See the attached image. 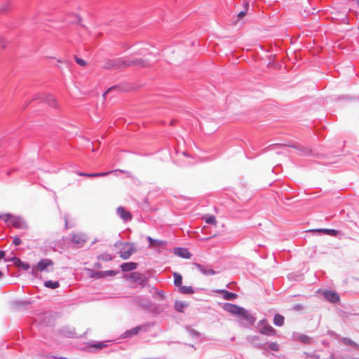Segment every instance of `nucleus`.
Listing matches in <instances>:
<instances>
[{"label": "nucleus", "mask_w": 359, "mask_h": 359, "mask_svg": "<svg viewBox=\"0 0 359 359\" xmlns=\"http://www.w3.org/2000/svg\"><path fill=\"white\" fill-rule=\"evenodd\" d=\"M21 240L20 238L18 237H15L14 239H13V244L15 245V246H18L19 245L21 244Z\"/></svg>", "instance_id": "35"}, {"label": "nucleus", "mask_w": 359, "mask_h": 359, "mask_svg": "<svg viewBox=\"0 0 359 359\" xmlns=\"http://www.w3.org/2000/svg\"><path fill=\"white\" fill-rule=\"evenodd\" d=\"M6 47L4 39L3 37H0V48H4Z\"/></svg>", "instance_id": "37"}, {"label": "nucleus", "mask_w": 359, "mask_h": 359, "mask_svg": "<svg viewBox=\"0 0 359 359\" xmlns=\"http://www.w3.org/2000/svg\"><path fill=\"white\" fill-rule=\"evenodd\" d=\"M73 334H74V333H72V332H71V333L69 334V335H68V337H73Z\"/></svg>", "instance_id": "46"}, {"label": "nucleus", "mask_w": 359, "mask_h": 359, "mask_svg": "<svg viewBox=\"0 0 359 359\" xmlns=\"http://www.w3.org/2000/svg\"><path fill=\"white\" fill-rule=\"evenodd\" d=\"M180 292L182 294H192L194 293V290L192 288V287L191 286H180Z\"/></svg>", "instance_id": "23"}, {"label": "nucleus", "mask_w": 359, "mask_h": 359, "mask_svg": "<svg viewBox=\"0 0 359 359\" xmlns=\"http://www.w3.org/2000/svg\"><path fill=\"white\" fill-rule=\"evenodd\" d=\"M103 274H104V272H97L96 273H95L93 275V277H96V278H101L103 276Z\"/></svg>", "instance_id": "40"}, {"label": "nucleus", "mask_w": 359, "mask_h": 359, "mask_svg": "<svg viewBox=\"0 0 359 359\" xmlns=\"http://www.w3.org/2000/svg\"><path fill=\"white\" fill-rule=\"evenodd\" d=\"M114 88H109V90H107V91L104 94V96L106 94H107V93H109V92H111V90H113Z\"/></svg>", "instance_id": "44"}, {"label": "nucleus", "mask_w": 359, "mask_h": 359, "mask_svg": "<svg viewBox=\"0 0 359 359\" xmlns=\"http://www.w3.org/2000/svg\"><path fill=\"white\" fill-rule=\"evenodd\" d=\"M111 172H97L95 173V177H103L107 175Z\"/></svg>", "instance_id": "36"}, {"label": "nucleus", "mask_w": 359, "mask_h": 359, "mask_svg": "<svg viewBox=\"0 0 359 359\" xmlns=\"http://www.w3.org/2000/svg\"><path fill=\"white\" fill-rule=\"evenodd\" d=\"M75 60H76V63L81 66H85L86 65V61L83 60V59L76 57Z\"/></svg>", "instance_id": "33"}, {"label": "nucleus", "mask_w": 359, "mask_h": 359, "mask_svg": "<svg viewBox=\"0 0 359 359\" xmlns=\"http://www.w3.org/2000/svg\"><path fill=\"white\" fill-rule=\"evenodd\" d=\"M284 317L280 314H276L273 318V323L276 326H283L284 324Z\"/></svg>", "instance_id": "17"}, {"label": "nucleus", "mask_w": 359, "mask_h": 359, "mask_svg": "<svg viewBox=\"0 0 359 359\" xmlns=\"http://www.w3.org/2000/svg\"><path fill=\"white\" fill-rule=\"evenodd\" d=\"M341 341L346 345L351 346L356 348H359V345L357 344L353 341H352L351 339L344 337L341 339Z\"/></svg>", "instance_id": "24"}, {"label": "nucleus", "mask_w": 359, "mask_h": 359, "mask_svg": "<svg viewBox=\"0 0 359 359\" xmlns=\"http://www.w3.org/2000/svg\"><path fill=\"white\" fill-rule=\"evenodd\" d=\"M130 65H137L140 67H144V62L140 59L131 60L128 59H117L114 61H111L106 67L116 69V68H123Z\"/></svg>", "instance_id": "2"}, {"label": "nucleus", "mask_w": 359, "mask_h": 359, "mask_svg": "<svg viewBox=\"0 0 359 359\" xmlns=\"http://www.w3.org/2000/svg\"><path fill=\"white\" fill-rule=\"evenodd\" d=\"M135 301L142 308L148 310H152L155 307V305L153 303H151L149 299L142 297H136Z\"/></svg>", "instance_id": "8"}, {"label": "nucleus", "mask_w": 359, "mask_h": 359, "mask_svg": "<svg viewBox=\"0 0 359 359\" xmlns=\"http://www.w3.org/2000/svg\"><path fill=\"white\" fill-rule=\"evenodd\" d=\"M147 239L149 241V246L150 247H152L154 246V245H163V242L162 241H159V240H156V239H153L150 236H147Z\"/></svg>", "instance_id": "26"}, {"label": "nucleus", "mask_w": 359, "mask_h": 359, "mask_svg": "<svg viewBox=\"0 0 359 359\" xmlns=\"http://www.w3.org/2000/svg\"><path fill=\"white\" fill-rule=\"evenodd\" d=\"M204 219L206 223L210 224H216V219L213 215H206L204 217Z\"/></svg>", "instance_id": "28"}, {"label": "nucleus", "mask_w": 359, "mask_h": 359, "mask_svg": "<svg viewBox=\"0 0 359 359\" xmlns=\"http://www.w3.org/2000/svg\"><path fill=\"white\" fill-rule=\"evenodd\" d=\"M189 333L193 337H196L199 334V333L196 330H190Z\"/></svg>", "instance_id": "38"}, {"label": "nucleus", "mask_w": 359, "mask_h": 359, "mask_svg": "<svg viewBox=\"0 0 359 359\" xmlns=\"http://www.w3.org/2000/svg\"><path fill=\"white\" fill-rule=\"evenodd\" d=\"M248 7V4H246L245 5V11H241L238 14V18H242L243 17H244L246 14V12H247V8Z\"/></svg>", "instance_id": "34"}, {"label": "nucleus", "mask_w": 359, "mask_h": 359, "mask_svg": "<svg viewBox=\"0 0 359 359\" xmlns=\"http://www.w3.org/2000/svg\"><path fill=\"white\" fill-rule=\"evenodd\" d=\"M53 265V262L49 259H41L37 264V266H33L32 269V274L34 276H37L38 271H47V268Z\"/></svg>", "instance_id": "6"}, {"label": "nucleus", "mask_w": 359, "mask_h": 359, "mask_svg": "<svg viewBox=\"0 0 359 359\" xmlns=\"http://www.w3.org/2000/svg\"><path fill=\"white\" fill-rule=\"evenodd\" d=\"M174 253L178 257L184 258V259H190L191 254L190 252L184 248H176L174 250Z\"/></svg>", "instance_id": "11"}, {"label": "nucleus", "mask_w": 359, "mask_h": 359, "mask_svg": "<svg viewBox=\"0 0 359 359\" xmlns=\"http://www.w3.org/2000/svg\"><path fill=\"white\" fill-rule=\"evenodd\" d=\"M185 306H187V304L182 302H176L175 304V309L180 312H183V309Z\"/></svg>", "instance_id": "27"}, {"label": "nucleus", "mask_w": 359, "mask_h": 359, "mask_svg": "<svg viewBox=\"0 0 359 359\" xmlns=\"http://www.w3.org/2000/svg\"><path fill=\"white\" fill-rule=\"evenodd\" d=\"M44 286L51 289L57 288L60 286L58 281L47 280L44 282Z\"/></svg>", "instance_id": "20"}, {"label": "nucleus", "mask_w": 359, "mask_h": 359, "mask_svg": "<svg viewBox=\"0 0 359 359\" xmlns=\"http://www.w3.org/2000/svg\"><path fill=\"white\" fill-rule=\"evenodd\" d=\"M324 297L329 302L332 303H337L339 301V294L331 290H325L323 292Z\"/></svg>", "instance_id": "9"}, {"label": "nucleus", "mask_w": 359, "mask_h": 359, "mask_svg": "<svg viewBox=\"0 0 359 359\" xmlns=\"http://www.w3.org/2000/svg\"><path fill=\"white\" fill-rule=\"evenodd\" d=\"M142 329V326H137L124 332L123 337L125 338L132 337L138 334V332Z\"/></svg>", "instance_id": "16"}, {"label": "nucleus", "mask_w": 359, "mask_h": 359, "mask_svg": "<svg viewBox=\"0 0 359 359\" xmlns=\"http://www.w3.org/2000/svg\"><path fill=\"white\" fill-rule=\"evenodd\" d=\"M130 278L135 281L139 283L140 284L144 285L147 279V278L142 273L139 272H133L130 274Z\"/></svg>", "instance_id": "13"}, {"label": "nucleus", "mask_w": 359, "mask_h": 359, "mask_svg": "<svg viewBox=\"0 0 359 359\" xmlns=\"http://www.w3.org/2000/svg\"><path fill=\"white\" fill-rule=\"evenodd\" d=\"M6 253L4 251L0 250V260L4 257Z\"/></svg>", "instance_id": "42"}, {"label": "nucleus", "mask_w": 359, "mask_h": 359, "mask_svg": "<svg viewBox=\"0 0 359 359\" xmlns=\"http://www.w3.org/2000/svg\"><path fill=\"white\" fill-rule=\"evenodd\" d=\"M4 221L8 226H12L16 229H26L28 227L25 219L20 216L6 214Z\"/></svg>", "instance_id": "3"}, {"label": "nucleus", "mask_w": 359, "mask_h": 359, "mask_svg": "<svg viewBox=\"0 0 359 359\" xmlns=\"http://www.w3.org/2000/svg\"><path fill=\"white\" fill-rule=\"evenodd\" d=\"M224 309L235 316H238L243 320L242 323L246 326L252 325L255 322V318L245 309L230 303L224 304Z\"/></svg>", "instance_id": "1"}, {"label": "nucleus", "mask_w": 359, "mask_h": 359, "mask_svg": "<svg viewBox=\"0 0 359 359\" xmlns=\"http://www.w3.org/2000/svg\"><path fill=\"white\" fill-rule=\"evenodd\" d=\"M76 20L73 21V22H79L81 21V18L79 16H76Z\"/></svg>", "instance_id": "43"}, {"label": "nucleus", "mask_w": 359, "mask_h": 359, "mask_svg": "<svg viewBox=\"0 0 359 359\" xmlns=\"http://www.w3.org/2000/svg\"><path fill=\"white\" fill-rule=\"evenodd\" d=\"M65 224H66V225L67 224V219H65Z\"/></svg>", "instance_id": "48"}, {"label": "nucleus", "mask_w": 359, "mask_h": 359, "mask_svg": "<svg viewBox=\"0 0 359 359\" xmlns=\"http://www.w3.org/2000/svg\"><path fill=\"white\" fill-rule=\"evenodd\" d=\"M316 231H319V232H323L324 233L332 236H337V235L339 234V231H336L334 229H316Z\"/></svg>", "instance_id": "18"}, {"label": "nucleus", "mask_w": 359, "mask_h": 359, "mask_svg": "<svg viewBox=\"0 0 359 359\" xmlns=\"http://www.w3.org/2000/svg\"><path fill=\"white\" fill-rule=\"evenodd\" d=\"M292 147L298 149L299 150V154L302 155H306V154H309V152H310V151L308 149L304 148L301 146L297 147V146L292 145Z\"/></svg>", "instance_id": "30"}, {"label": "nucleus", "mask_w": 359, "mask_h": 359, "mask_svg": "<svg viewBox=\"0 0 359 359\" xmlns=\"http://www.w3.org/2000/svg\"><path fill=\"white\" fill-rule=\"evenodd\" d=\"M76 173L79 176H85V177H95V173H85V172H77Z\"/></svg>", "instance_id": "32"}, {"label": "nucleus", "mask_w": 359, "mask_h": 359, "mask_svg": "<svg viewBox=\"0 0 359 359\" xmlns=\"http://www.w3.org/2000/svg\"><path fill=\"white\" fill-rule=\"evenodd\" d=\"M174 276V284L175 286L177 287H180L182 286V277L180 274L177 273H174L173 274Z\"/></svg>", "instance_id": "21"}, {"label": "nucleus", "mask_w": 359, "mask_h": 359, "mask_svg": "<svg viewBox=\"0 0 359 359\" xmlns=\"http://www.w3.org/2000/svg\"><path fill=\"white\" fill-rule=\"evenodd\" d=\"M93 347H95L97 348H102L103 347V344L102 343H99L97 344L94 345Z\"/></svg>", "instance_id": "41"}, {"label": "nucleus", "mask_w": 359, "mask_h": 359, "mask_svg": "<svg viewBox=\"0 0 359 359\" xmlns=\"http://www.w3.org/2000/svg\"><path fill=\"white\" fill-rule=\"evenodd\" d=\"M269 348L273 351H278L279 350V345L276 342H272L269 344Z\"/></svg>", "instance_id": "31"}, {"label": "nucleus", "mask_w": 359, "mask_h": 359, "mask_svg": "<svg viewBox=\"0 0 359 359\" xmlns=\"http://www.w3.org/2000/svg\"><path fill=\"white\" fill-rule=\"evenodd\" d=\"M194 265L200 272H201L205 276H212L215 274V271L212 269L207 268L206 266L198 263H194Z\"/></svg>", "instance_id": "12"}, {"label": "nucleus", "mask_w": 359, "mask_h": 359, "mask_svg": "<svg viewBox=\"0 0 359 359\" xmlns=\"http://www.w3.org/2000/svg\"><path fill=\"white\" fill-rule=\"evenodd\" d=\"M15 264L24 270H28L29 269V264L28 263L23 262L18 258H15Z\"/></svg>", "instance_id": "19"}, {"label": "nucleus", "mask_w": 359, "mask_h": 359, "mask_svg": "<svg viewBox=\"0 0 359 359\" xmlns=\"http://www.w3.org/2000/svg\"><path fill=\"white\" fill-rule=\"evenodd\" d=\"M257 328L262 334L268 336H274L276 334V331L264 319L260 320L257 324Z\"/></svg>", "instance_id": "4"}, {"label": "nucleus", "mask_w": 359, "mask_h": 359, "mask_svg": "<svg viewBox=\"0 0 359 359\" xmlns=\"http://www.w3.org/2000/svg\"><path fill=\"white\" fill-rule=\"evenodd\" d=\"M104 273L107 274L109 276H114L116 274V272L111 270V271H107L104 272Z\"/></svg>", "instance_id": "39"}, {"label": "nucleus", "mask_w": 359, "mask_h": 359, "mask_svg": "<svg viewBox=\"0 0 359 359\" xmlns=\"http://www.w3.org/2000/svg\"><path fill=\"white\" fill-rule=\"evenodd\" d=\"M217 292L219 294H223V297L226 300H233L237 297V294L236 293L229 292L225 290H219Z\"/></svg>", "instance_id": "14"}, {"label": "nucleus", "mask_w": 359, "mask_h": 359, "mask_svg": "<svg viewBox=\"0 0 359 359\" xmlns=\"http://www.w3.org/2000/svg\"><path fill=\"white\" fill-rule=\"evenodd\" d=\"M353 359H359V358H353Z\"/></svg>", "instance_id": "49"}, {"label": "nucleus", "mask_w": 359, "mask_h": 359, "mask_svg": "<svg viewBox=\"0 0 359 359\" xmlns=\"http://www.w3.org/2000/svg\"><path fill=\"white\" fill-rule=\"evenodd\" d=\"M297 339L304 344H309V343H310V341H311L310 337L305 334L299 335L297 337Z\"/></svg>", "instance_id": "29"}, {"label": "nucleus", "mask_w": 359, "mask_h": 359, "mask_svg": "<svg viewBox=\"0 0 359 359\" xmlns=\"http://www.w3.org/2000/svg\"><path fill=\"white\" fill-rule=\"evenodd\" d=\"M87 241V236L82 233L73 234L72 236V242L79 246H82Z\"/></svg>", "instance_id": "7"}, {"label": "nucleus", "mask_w": 359, "mask_h": 359, "mask_svg": "<svg viewBox=\"0 0 359 359\" xmlns=\"http://www.w3.org/2000/svg\"><path fill=\"white\" fill-rule=\"evenodd\" d=\"M135 252V247L133 243L126 242L122 243V248L119 251L120 257L123 259H128Z\"/></svg>", "instance_id": "5"}, {"label": "nucleus", "mask_w": 359, "mask_h": 359, "mask_svg": "<svg viewBox=\"0 0 359 359\" xmlns=\"http://www.w3.org/2000/svg\"><path fill=\"white\" fill-rule=\"evenodd\" d=\"M43 100L47 102L49 105L55 107V97L51 95H46L44 96Z\"/></svg>", "instance_id": "22"}, {"label": "nucleus", "mask_w": 359, "mask_h": 359, "mask_svg": "<svg viewBox=\"0 0 359 359\" xmlns=\"http://www.w3.org/2000/svg\"><path fill=\"white\" fill-rule=\"evenodd\" d=\"M116 214L124 222H128L132 219V215L130 212L125 210L123 207L117 208Z\"/></svg>", "instance_id": "10"}, {"label": "nucleus", "mask_w": 359, "mask_h": 359, "mask_svg": "<svg viewBox=\"0 0 359 359\" xmlns=\"http://www.w3.org/2000/svg\"><path fill=\"white\" fill-rule=\"evenodd\" d=\"M258 340H259V337L258 336H253V337H251L249 338V341L251 343L254 344L256 346L264 348H265V344H262L257 343V341H258Z\"/></svg>", "instance_id": "25"}, {"label": "nucleus", "mask_w": 359, "mask_h": 359, "mask_svg": "<svg viewBox=\"0 0 359 359\" xmlns=\"http://www.w3.org/2000/svg\"><path fill=\"white\" fill-rule=\"evenodd\" d=\"M5 218H6V215H0V219H3L4 220Z\"/></svg>", "instance_id": "45"}, {"label": "nucleus", "mask_w": 359, "mask_h": 359, "mask_svg": "<svg viewBox=\"0 0 359 359\" xmlns=\"http://www.w3.org/2000/svg\"><path fill=\"white\" fill-rule=\"evenodd\" d=\"M2 276H3V273H2V272L0 271V278H1V277H2Z\"/></svg>", "instance_id": "47"}, {"label": "nucleus", "mask_w": 359, "mask_h": 359, "mask_svg": "<svg viewBox=\"0 0 359 359\" xmlns=\"http://www.w3.org/2000/svg\"><path fill=\"white\" fill-rule=\"evenodd\" d=\"M137 264L135 262H126L121 265V269L123 271L127 272L136 269Z\"/></svg>", "instance_id": "15"}]
</instances>
